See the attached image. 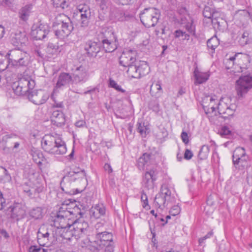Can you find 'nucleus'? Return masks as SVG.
Masks as SVG:
<instances>
[{
    "label": "nucleus",
    "mask_w": 252,
    "mask_h": 252,
    "mask_svg": "<svg viewBox=\"0 0 252 252\" xmlns=\"http://www.w3.org/2000/svg\"><path fill=\"white\" fill-rule=\"evenodd\" d=\"M95 234H97L98 232H103L105 230V228L104 227L103 223L98 222L95 225Z\"/></svg>",
    "instance_id": "nucleus-56"
},
{
    "label": "nucleus",
    "mask_w": 252,
    "mask_h": 252,
    "mask_svg": "<svg viewBox=\"0 0 252 252\" xmlns=\"http://www.w3.org/2000/svg\"><path fill=\"white\" fill-rule=\"evenodd\" d=\"M61 237L64 239L70 240L71 237H74L75 235H74V230L73 228H69V227H67L65 230L63 229V232L61 234Z\"/></svg>",
    "instance_id": "nucleus-43"
},
{
    "label": "nucleus",
    "mask_w": 252,
    "mask_h": 252,
    "mask_svg": "<svg viewBox=\"0 0 252 252\" xmlns=\"http://www.w3.org/2000/svg\"><path fill=\"white\" fill-rule=\"evenodd\" d=\"M181 208L178 205H174L173 206L170 210V214L172 216H176L178 214H179L180 212Z\"/></svg>",
    "instance_id": "nucleus-59"
},
{
    "label": "nucleus",
    "mask_w": 252,
    "mask_h": 252,
    "mask_svg": "<svg viewBox=\"0 0 252 252\" xmlns=\"http://www.w3.org/2000/svg\"><path fill=\"white\" fill-rule=\"evenodd\" d=\"M35 86V82L30 77H22L18 81L17 85L14 84L13 90L15 94L18 95H24L30 92Z\"/></svg>",
    "instance_id": "nucleus-9"
},
{
    "label": "nucleus",
    "mask_w": 252,
    "mask_h": 252,
    "mask_svg": "<svg viewBox=\"0 0 252 252\" xmlns=\"http://www.w3.org/2000/svg\"><path fill=\"white\" fill-rule=\"evenodd\" d=\"M245 149L243 147H237L233 152L232 158L233 160L234 159H238L240 157H243L246 155Z\"/></svg>",
    "instance_id": "nucleus-45"
},
{
    "label": "nucleus",
    "mask_w": 252,
    "mask_h": 252,
    "mask_svg": "<svg viewBox=\"0 0 252 252\" xmlns=\"http://www.w3.org/2000/svg\"><path fill=\"white\" fill-rule=\"evenodd\" d=\"M31 155L33 161L37 164H41L44 158L42 153L38 149L32 147L31 150Z\"/></svg>",
    "instance_id": "nucleus-30"
},
{
    "label": "nucleus",
    "mask_w": 252,
    "mask_h": 252,
    "mask_svg": "<svg viewBox=\"0 0 252 252\" xmlns=\"http://www.w3.org/2000/svg\"><path fill=\"white\" fill-rule=\"evenodd\" d=\"M213 235V233L212 231L209 232L205 236L200 238L199 239V244L200 245H201L204 242V241L208 238H210Z\"/></svg>",
    "instance_id": "nucleus-63"
},
{
    "label": "nucleus",
    "mask_w": 252,
    "mask_h": 252,
    "mask_svg": "<svg viewBox=\"0 0 252 252\" xmlns=\"http://www.w3.org/2000/svg\"><path fill=\"white\" fill-rule=\"evenodd\" d=\"M23 190L28 196L32 198V187H30L28 185H25L24 186Z\"/></svg>",
    "instance_id": "nucleus-60"
},
{
    "label": "nucleus",
    "mask_w": 252,
    "mask_h": 252,
    "mask_svg": "<svg viewBox=\"0 0 252 252\" xmlns=\"http://www.w3.org/2000/svg\"><path fill=\"white\" fill-rule=\"evenodd\" d=\"M91 16V13H88L87 11L86 12V13L80 15V24L81 27H86L88 26Z\"/></svg>",
    "instance_id": "nucleus-38"
},
{
    "label": "nucleus",
    "mask_w": 252,
    "mask_h": 252,
    "mask_svg": "<svg viewBox=\"0 0 252 252\" xmlns=\"http://www.w3.org/2000/svg\"><path fill=\"white\" fill-rule=\"evenodd\" d=\"M238 42L241 46H244L252 42V37L248 31H245L239 38Z\"/></svg>",
    "instance_id": "nucleus-34"
},
{
    "label": "nucleus",
    "mask_w": 252,
    "mask_h": 252,
    "mask_svg": "<svg viewBox=\"0 0 252 252\" xmlns=\"http://www.w3.org/2000/svg\"><path fill=\"white\" fill-rule=\"evenodd\" d=\"M61 18H65V20H63L61 22V28L55 31V35L60 39H64L67 37L73 30V27L72 22L70 19L65 15H60Z\"/></svg>",
    "instance_id": "nucleus-12"
},
{
    "label": "nucleus",
    "mask_w": 252,
    "mask_h": 252,
    "mask_svg": "<svg viewBox=\"0 0 252 252\" xmlns=\"http://www.w3.org/2000/svg\"><path fill=\"white\" fill-rule=\"evenodd\" d=\"M8 210L11 212V218L17 221L23 219L26 216V207L21 203H14L9 207Z\"/></svg>",
    "instance_id": "nucleus-14"
},
{
    "label": "nucleus",
    "mask_w": 252,
    "mask_h": 252,
    "mask_svg": "<svg viewBox=\"0 0 252 252\" xmlns=\"http://www.w3.org/2000/svg\"><path fill=\"white\" fill-rule=\"evenodd\" d=\"M218 101L217 97L215 95H205L202 98L201 105L206 114L214 113V115L217 116L218 112L224 119L234 115L237 105L232 102L230 97H222L218 103Z\"/></svg>",
    "instance_id": "nucleus-1"
},
{
    "label": "nucleus",
    "mask_w": 252,
    "mask_h": 252,
    "mask_svg": "<svg viewBox=\"0 0 252 252\" xmlns=\"http://www.w3.org/2000/svg\"><path fill=\"white\" fill-rule=\"evenodd\" d=\"M109 86L111 88L115 89L118 92H120L122 93H125V90L121 88V86L119 85L116 82L112 79V78H109Z\"/></svg>",
    "instance_id": "nucleus-47"
},
{
    "label": "nucleus",
    "mask_w": 252,
    "mask_h": 252,
    "mask_svg": "<svg viewBox=\"0 0 252 252\" xmlns=\"http://www.w3.org/2000/svg\"><path fill=\"white\" fill-rule=\"evenodd\" d=\"M70 175L63 177L61 182V188L63 191L69 194H76L81 192L87 186L85 171L73 172Z\"/></svg>",
    "instance_id": "nucleus-2"
},
{
    "label": "nucleus",
    "mask_w": 252,
    "mask_h": 252,
    "mask_svg": "<svg viewBox=\"0 0 252 252\" xmlns=\"http://www.w3.org/2000/svg\"><path fill=\"white\" fill-rule=\"evenodd\" d=\"M210 151L209 147L207 145H203L201 147L198 155V158L200 160L206 159Z\"/></svg>",
    "instance_id": "nucleus-41"
},
{
    "label": "nucleus",
    "mask_w": 252,
    "mask_h": 252,
    "mask_svg": "<svg viewBox=\"0 0 252 252\" xmlns=\"http://www.w3.org/2000/svg\"><path fill=\"white\" fill-rule=\"evenodd\" d=\"M49 94L43 90H34L29 92L28 98L30 101L36 105L45 103L49 97Z\"/></svg>",
    "instance_id": "nucleus-13"
},
{
    "label": "nucleus",
    "mask_w": 252,
    "mask_h": 252,
    "mask_svg": "<svg viewBox=\"0 0 252 252\" xmlns=\"http://www.w3.org/2000/svg\"><path fill=\"white\" fill-rule=\"evenodd\" d=\"M32 4H28L23 7L19 11L20 18L23 21H26L31 12Z\"/></svg>",
    "instance_id": "nucleus-33"
},
{
    "label": "nucleus",
    "mask_w": 252,
    "mask_h": 252,
    "mask_svg": "<svg viewBox=\"0 0 252 252\" xmlns=\"http://www.w3.org/2000/svg\"><path fill=\"white\" fill-rule=\"evenodd\" d=\"M137 131L143 137H145L149 132L148 127L147 126H145L144 123H138L137 124Z\"/></svg>",
    "instance_id": "nucleus-40"
},
{
    "label": "nucleus",
    "mask_w": 252,
    "mask_h": 252,
    "mask_svg": "<svg viewBox=\"0 0 252 252\" xmlns=\"http://www.w3.org/2000/svg\"><path fill=\"white\" fill-rule=\"evenodd\" d=\"M26 41L27 38L25 33L21 32H15L11 38V42L15 46L24 44Z\"/></svg>",
    "instance_id": "nucleus-25"
},
{
    "label": "nucleus",
    "mask_w": 252,
    "mask_h": 252,
    "mask_svg": "<svg viewBox=\"0 0 252 252\" xmlns=\"http://www.w3.org/2000/svg\"><path fill=\"white\" fill-rule=\"evenodd\" d=\"M150 93L152 96L156 98H158L162 95L163 91L159 81L153 83L151 85Z\"/></svg>",
    "instance_id": "nucleus-27"
},
{
    "label": "nucleus",
    "mask_w": 252,
    "mask_h": 252,
    "mask_svg": "<svg viewBox=\"0 0 252 252\" xmlns=\"http://www.w3.org/2000/svg\"><path fill=\"white\" fill-rule=\"evenodd\" d=\"M56 90L54 89L53 94H52L51 97L53 100L54 103L53 105V107L55 108H62L64 107L63 103V101H58L56 99V98L54 95V93L55 92Z\"/></svg>",
    "instance_id": "nucleus-50"
},
{
    "label": "nucleus",
    "mask_w": 252,
    "mask_h": 252,
    "mask_svg": "<svg viewBox=\"0 0 252 252\" xmlns=\"http://www.w3.org/2000/svg\"><path fill=\"white\" fill-rule=\"evenodd\" d=\"M29 252H48L47 250L37 246H32L29 249Z\"/></svg>",
    "instance_id": "nucleus-55"
},
{
    "label": "nucleus",
    "mask_w": 252,
    "mask_h": 252,
    "mask_svg": "<svg viewBox=\"0 0 252 252\" xmlns=\"http://www.w3.org/2000/svg\"><path fill=\"white\" fill-rule=\"evenodd\" d=\"M164 197L172 194L171 191L166 185L161 186L160 192H159Z\"/></svg>",
    "instance_id": "nucleus-48"
},
{
    "label": "nucleus",
    "mask_w": 252,
    "mask_h": 252,
    "mask_svg": "<svg viewBox=\"0 0 252 252\" xmlns=\"http://www.w3.org/2000/svg\"><path fill=\"white\" fill-rule=\"evenodd\" d=\"M150 155L148 153H144L143 155L140 157L137 163V167L140 170H143L145 169V166L147 165L150 159Z\"/></svg>",
    "instance_id": "nucleus-31"
},
{
    "label": "nucleus",
    "mask_w": 252,
    "mask_h": 252,
    "mask_svg": "<svg viewBox=\"0 0 252 252\" xmlns=\"http://www.w3.org/2000/svg\"><path fill=\"white\" fill-rule=\"evenodd\" d=\"M141 201L143 202V207L146 208L148 205V198L147 195L143 191L141 195Z\"/></svg>",
    "instance_id": "nucleus-62"
},
{
    "label": "nucleus",
    "mask_w": 252,
    "mask_h": 252,
    "mask_svg": "<svg viewBox=\"0 0 252 252\" xmlns=\"http://www.w3.org/2000/svg\"><path fill=\"white\" fill-rule=\"evenodd\" d=\"M33 191H32V198L35 197L38 194L42 192L44 187L42 185L35 186L32 187Z\"/></svg>",
    "instance_id": "nucleus-49"
},
{
    "label": "nucleus",
    "mask_w": 252,
    "mask_h": 252,
    "mask_svg": "<svg viewBox=\"0 0 252 252\" xmlns=\"http://www.w3.org/2000/svg\"><path fill=\"white\" fill-rule=\"evenodd\" d=\"M7 56L9 65L15 68L26 67L30 62V54L19 49L9 51L7 54Z\"/></svg>",
    "instance_id": "nucleus-6"
},
{
    "label": "nucleus",
    "mask_w": 252,
    "mask_h": 252,
    "mask_svg": "<svg viewBox=\"0 0 252 252\" xmlns=\"http://www.w3.org/2000/svg\"><path fill=\"white\" fill-rule=\"evenodd\" d=\"M207 45L208 48L211 49L212 52H214L215 49L219 45V39L216 37H213L208 40Z\"/></svg>",
    "instance_id": "nucleus-42"
},
{
    "label": "nucleus",
    "mask_w": 252,
    "mask_h": 252,
    "mask_svg": "<svg viewBox=\"0 0 252 252\" xmlns=\"http://www.w3.org/2000/svg\"><path fill=\"white\" fill-rule=\"evenodd\" d=\"M137 53L136 50L126 49L123 51L119 58V63L122 66L126 67L136 62V57Z\"/></svg>",
    "instance_id": "nucleus-15"
},
{
    "label": "nucleus",
    "mask_w": 252,
    "mask_h": 252,
    "mask_svg": "<svg viewBox=\"0 0 252 252\" xmlns=\"http://www.w3.org/2000/svg\"><path fill=\"white\" fill-rule=\"evenodd\" d=\"M41 146L45 152L54 155H63L67 151L64 141L57 135H45L41 140Z\"/></svg>",
    "instance_id": "nucleus-5"
},
{
    "label": "nucleus",
    "mask_w": 252,
    "mask_h": 252,
    "mask_svg": "<svg viewBox=\"0 0 252 252\" xmlns=\"http://www.w3.org/2000/svg\"><path fill=\"white\" fill-rule=\"evenodd\" d=\"M225 23L222 19H220V21H219L218 19L212 20V23L214 25L215 28L220 29L222 27V24Z\"/></svg>",
    "instance_id": "nucleus-57"
},
{
    "label": "nucleus",
    "mask_w": 252,
    "mask_h": 252,
    "mask_svg": "<svg viewBox=\"0 0 252 252\" xmlns=\"http://www.w3.org/2000/svg\"><path fill=\"white\" fill-rule=\"evenodd\" d=\"M95 240H86L83 247H86L93 252H114V243L111 233L105 231L95 234Z\"/></svg>",
    "instance_id": "nucleus-3"
},
{
    "label": "nucleus",
    "mask_w": 252,
    "mask_h": 252,
    "mask_svg": "<svg viewBox=\"0 0 252 252\" xmlns=\"http://www.w3.org/2000/svg\"><path fill=\"white\" fill-rule=\"evenodd\" d=\"M50 233L45 226L40 227L37 232V241L40 246L48 247L52 240Z\"/></svg>",
    "instance_id": "nucleus-18"
},
{
    "label": "nucleus",
    "mask_w": 252,
    "mask_h": 252,
    "mask_svg": "<svg viewBox=\"0 0 252 252\" xmlns=\"http://www.w3.org/2000/svg\"><path fill=\"white\" fill-rule=\"evenodd\" d=\"M58 48L57 45L52 43H49L46 48V51L49 54H53L56 52Z\"/></svg>",
    "instance_id": "nucleus-53"
},
{
    "label": "nucleus",
    "mask_w": 252,
    "mask_h": 252,
    "mask_svg": "<svg viewBox=\"0 0 252 252\" xmlns=\"http://www.w3.org/2000/svg\"><path fill=\"white\" fill-rule=\"evenodd\" d=\"M77 9L80 15H81V14L86 13V11H87L88 13H91L90 8L87 5H79L78 6Z\"/></svg>",
    "instance_id": "nucleus-54"
},
{
    "label": "nucleus",
    "mask_w": 252,
    "mask_h": 252,
    "mask_svg": "<svg viewBox=\"0 0 252 252\" xmlns=\"http://www.w3.org/2000/svg\"><path fill=\"white\" fill-rule=\"evenodd\" d=\"M249 159V156L246 155L243 157H240L238 159H237V158L234 159L233 163L235 168L239 170H244L250 166Z\"/></svg>",
    "instance_id": "nucleus-24"
},
{
    "label": "nucleus",
    "mask_w": 252,
    "mask_h": 252,
    "mask_svg": "<svg viewBox=\"0 0 252 252\" xmlns=\"http://www.w3.org/2000/svg\"><path fill=\"white\" fill-rule=\"evenodd\" d=\"M158 172L155 168L147 171L143 176L142 184L145 188L149 189L153 188L154 182L157 180Z\"/></svg>",
    "instance_id": "nucleus-19"
},
{
    "label": "nucleus",
    "mask_w": 252,
    "mask_h": 252,
    "mask_svg": "<svg viewBox=\"0 0 252 252\" xmlns=\"http://www.w3.org/2000/svg\"><path fill=\"white\" fill-rule=\"evenodd\" d=\"M65 204H63L59 212L55 216L53 220L54 225L57 229L65 230L69 225L66 222V218L68 215L77 216L78 214L81 215L79 208L75 203L71 200L65 201Z\"/></svg>",
    "instance_id": "nucleus-4"
},
{
    "label": "nucleus",
    "mask_w": 252,
    "mask_h": 252,
    "mask_svg": "<svg viewBox=\"0 0 252 252\" xmlns=\"http://www.w3.org/2000/svg\"><path fill=\"white\" fill-rule=\"evenodd\" d=\"M149 107L153 111L157 112L159 110V104L157 100H151L149 103Z\"/></svg>",
    "instance_id": "nucleus-52"
},
{
    "label": "nucleus",
    "mask_w": 252,
    "mask_h": 252,
    "mask_svg": "<svg viewBox=\"0 0 252 252\" xmlns=\"http://www.w3.org/2000/svg\"><path fill=\"white\" fill-rule=\"evenodd\" d=\"M18 138V136L14 134H10L5 135L3 137V140L5 141L6 142H8L9 140L11 139H13L15 140Z\"/></svg>",
    "instance_id": "nucleus-61"
},
{
    "label": "nucleus",
    "mask_w": 252,
    "mask_h": 252,
    "mask_svg": "<svg viewBox=\"0 0 252 252\" xmlns=\"http://www.w3.org/2000/svg\"><path fill=\"white\" fill-rule=\"evenodd\" d=\"M51 121L53 125L61 127L65 124V115L61 111L54 110L51 116Z\"/></svg>",
    "instance_id": "nucleus-21"
},
{
    "label": "nucleus",
    "mask_w": 252,
    "mask_h": 252,
    "mask_svg": "<svg viewBox=\"0 0 252 252\" xmlns=\"http://www.w3.org/2000/svg\"><path fill=\"white\" fill-rule=\"evenodd\" d=\"M252 88V76L248 75L240 77L236 81V90L239 97H243Z\"/></svg>",
    "instance_id": "nucleus-11"
},
{
    "label": "nucleus",
    "mask_w": 252,
    "mask_h": 252,
    "mask_svg": "<svg viewBox=\"0 0 252 252\" xmlns=\"http://www.w3.org/2000/svg\"><path fill=\"white\" fill-rule=\"evenodd\" d=\"M160 16L159 10L156 8H145L140 13V19L143 25L147 28L155 27Z\"/></svg>",
    "instance_id": "nucleus-7"
},
{
    "label": "nucleus",
    "mask_w": 252,
    "mask_h": 252,
    "mask_svg": "<svg viewBox=\"0 0 252 252\" xmlns=\"http://www.w3.org/2000/svg\"><path fill=\"white\" fill-rule=\"evenodd\" d=\"M220 133L222 136L225 137L231 134V131L227 126H223L221 128Z\"/></svg>",
    "instance_id": "nucleus-58"
},
{
    "label": "nucleus",
    "mask_w": 252,
    "mask_h": 252,
    "mask_svg": "<svg viewBox=\"0 0 252 252\" xmlns=\"http://www.w3.org/2000/svg\"><path fill=\"white\" fill-rule=\"evenodd\" d=\"M43 210L41 207H35L32 209L29 212L30 217L34 220L41 219L43 217Z\"/></svg>",
    "instance_id": "nucleus-32"
},
{
    "label": "nucleus",
    "mask_w": 252,
    "mask_h": 252,
    "mask_svg": "<svg viewBox=\"0 0 252 252\" xmlns=\"http://www.w3.org/2000/svg\"><path fill=\"white\" fill-rule=\"evenodd\" d=\"M69 228H73L75 239H78L89 235L90 227L88 223L83 219H78L74 221Z\"/></svg>",
    "instance_id": "nucleus-10"
},
{
    "label": "nucleus",
    "mask_w": 252,
    "mask_h": 252,
    "mask_svg": "<svg viewBox=\"0 0 252 252\" xmlns=\"http://www.w3.org/2000/svg\"><path fill=\"white\" fill-rule=\"evenodd\" d=\"M72 81L75 83H84L89 78V73L86 68L80 65L73 70Z\"/></svg>",
    "instance_id": "nucleus-16"
},
{
    "label": "nucleus",
    "mask_w": 252,
    "mask_h": 252,
    "mask_svg": "<svg viewBox=\"0 0 252 252\" xmlns=\"http://www.w3.org/2000/svg\"><path fill=\"white\" fill-rule=\"evenodd\" d=\"M0 180L4 183H9L11 181L10 174L4 167H1L0 169Z\"/></svg>",
    "instance_id": "nucleus-37"
},
{
    "label": "nucleus",
    "mask_w": 252,
    "mask_h": 252,
    "mask_svg": "<svg viewBox=\"0 0 252 252\" xmlns=\"http://www.w3.org/2000/svg\"><path fill=\"white\" fill-rule=\"evenodd\" d=\"M137 62L134 63L133 64H131L125 68H127V69L126 70V72L127 73L128 75L134 78H139V75H138V72H137Z\"/></svg>",
    "instance_id": "nucleus-35"
},
{
    "label": "nucleus",
    "mask_w": 252,
    "mask_h": 252,
    "mask_svg": "<svg viewBox=\"0 0 252 252\" xmlns=\"http://www.w3.org/2000/svg\"><path fill=\"white\" fill-rule=\"evenodd\" d=\"M181 137L185 144H187L189 142L188 134L186 132L183 131L181 133Z\"/></svg>",
    "instance_id": "nucleus-64"
},
{
    "label": "nucleus",
    "mask_w": 252,
    "mask_h": 252,
    "mask_svg": "<svg viewBox=\"0 0 252 252\" xmlns=\"http://www.w3.org/2000/svg\"><path fill=\"white\" fill-rule=\"evenodd\" d=\"M106 208L103 204H97L92 206L90 210L91 218L99 219L105 215Z\"/></svg>",
    "instance_id": "nucleus-22"
},
{
    "label": "nucleus",
    "mask_w": 252,
    "mask_h": 252,
    "mask_svg": "<svg viewBox=\"0 0 252 252\" xmlns=\"http://www.w3.org/2000/svg\"><path fill=\"white\" fill-rule=\"evenodd\" d=\"M154 205L156 207L162 209L166 205L164 196H162L160 193L156 195Z\"/></svg>",
    "instance_id": "nucleus-36"
},
{
    "label": "nucleus",
    "mask_w": 252,
    "mask_h": 252,
    "mask_svg": "<svg viewBox=\"0 0 252 252\" xmlns=\"http://www.w3.org/2000/svg\"><path fill=\"white\" fill-rule=\"evenodd\" d=\"M250 13L246 10H239L234 15V19L238 24L244 25L249 19Z\"/></svg>",
    "instance_id": "nucleus-23"
},
{
    "label": "nucleus",
    "mask_w": 252,
    "mask_h": 252,
    "mask_svg": "<svg viewBox=\"0 0 252 252\" xmlns=\"http://www.w3.org/2000/svg\"><path fill=\"white\" fill-rule=\"evenodd\" d=\"M71 80H72V76L69 73H61L58 77L56 88H60L68 84Z\"/></svg>",
    "instance_id": "nucleus-26"
},
{
    "label": "nucleus",
    "mask_w": 252,
    "mask_h": 252,
    "mask_svg": "<svg viewBox=\"0 0 252 252\" xmlns=\"http://www.w3.org/2000/svg\"><path fill=\"white\" fill-rule=\"evenodd\" d=\"M101 47L105 52L111 53L118 48V41L114 32L112 31H105L104 37L101 41Z\"/></svg>",
    "instance_id": "nucleus-8"
},
{
    "label": "nucleus",
    "mask_w": 252,
    "mask_h": 252,
    "mask_svg": "<svg viewBox=\"0 0 252 252\" xmlns=\"http://www.w3.org/2000/svg\"><path fill=\"white\" fill-rule=\"evenodd\" d=\"M49 32V28L47 25L40 24L32 26L31 35L36 40H42L46 37Z\"/></svg>",
    "instance_id": "nucleus-17"
},
{
    "label": "nucleus",
    "mask_w": 252,
    "mask_h": 252,
    "mask_svg": "<svg viewBox=\"0 0 252 252\" xmlns=\"http://www.w3.org/2000/svg\"><path fill=\"white\" fill-rule=\"evenodd\" d=\"M214 9H212L209 6H205L203 11V14L205 18H208L210 20L211 17H212V12Z\"/></svg>",
    "instance_id": "nucleus-51"
},
{
    "label": "nucleus",
    "mask_w": 252,
    "mask_h": 252,
    "mask_svg": "<svg viewBox=\"0 0 252 252\" xmlns=\"http://www.w3.org/2000/svg\"><path fill=\"white\" fill-rule=\"evenodd\" d=\"M194 75L195 79V84H202L208 79L210 74L208 72H201L198 70H194Z\"/></svg>",
    "instance_id": "nucleus-28"
},
{
    "label": "nucleus",
    "mask_w": 252,
    "mask_h": 252,
    "mask_svg": "<svg viewBox=\"0 0 252 252\" xmlns=\"http://www.w3.org/2000/svg\"><path fill=\"white\" fill-rule=\"evenodd\" d=\"M241 53H236L233 56L230 57L229 59H226L224 60V63L225 64L226 69H229L231 68L234 65V61L236 60L237 58L240 56L242 55Z\"/></svg>",
    "instance_id": "nucleus-39"
},
{
    "label": "nucleus",
    "mask_w": 252,
    "mask_h": 252,
    "mask_svg": "<svg viewBox=\"0 0 252 252\" xmlns=\"http://www.w3.org/2000/svg\"><path fill=\"white\" fill-rule=\"evenodd\" d=\"M84 49L88 57H95L101 49V43L99 41L89 40L86 42Z\"/></svg>",
    "instance_id": "nucleus-20"
},
{
    "label": "nucleus",
    "mask_w": 252,
    "mask_h": 252,
    "mask_svg": "<svg viewBox=\"0 0 252 252\" xmlns=\"http://www.w3.org/2000/svg\"><path fill=\"white\" fill-rule=\"evenodd\" d=\"M53 4L56 8L64 9L68 7L69 2L67 0H52Z\"/></svg>",
    "instance_id": "nucleus-44"
},
{
    "label": "nucleus",
    "mask_w": 252,
    "mask_h": 252,
    "mask_svg": "<svg viewBox=\"0 0 252 252\" xmlns=\"http://www.w3.org/2000/svg\"><path fill=\"white\" fill-rule=\"evenodd\" d=\"M174 35L175 38H181V39L183 40H189V35L187 33L185 32H183L180 30H176L174 32Z\"/></svg>",
    "instance_id": "nucleus-46"
},
{
    "label": "nucleus",
    "mask_w": 252,
    "mask_h": 252,
    "mask_svg": "<svg viewBox=\"0 0 252 252\" xmlns=\"http://www.w3.org/2000/svg\"><path fill=\"white\" fill-rule=\"evenodd\" d=\"M137 73L139 74V78L141 76H145L149 72V67L146 62L137 61Z\"/></svg>",
    "instance_id": "nucleus-29"
}]
</instances>
